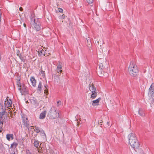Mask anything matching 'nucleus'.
Masks as SVG:
<instances>
[{"mask_svg": "<svg viewBox=\"0 0 154 154\" xmlns=\"http://www.w3.org/2000/svg\"><path fill=\"white\" fill-rule=\"evenodd\" d=\"M30 23L32 26L34 27L37 31H39L41 29V25L38 19H35L34 18L32 17L31 18Z\"/></svg>", "mask_w": 154, "mask_h": 154, "instance_id": "nucleus-3", "label": "nucleus"}, {"mask_svg": "<svg viewBox=\"0 0 154 154\" xmlns=\"http://www.w3.org/2000/svg\"><path fill=\"white\" fill-rule=\"evenodd\" d=\"M49 115L51 119H55L59 117V113L55 107H52L50 110Z\"/></svg>", "mask_w": 154, "mask_h": 154, "instance_id": "nucleus-4", "label": "nucleus"}, {"mask_svg": "<svg viewBox=\"0 0 154 154\" xmlns=\"http://www.w3.org/2000/svg\"><path fill=\"white\" fill-rule=\"evenodd\" d=\"M65 15L63 14L62 16L60 17V19H64L65 18Z\"/></svg>", "mask_w": 154, "mask_h": 154, "instance_id": "nucleus-27", "label": "nucleus"}, {"mask_svg": "<svg viewBox=\"0 0 154 154\" xmlns=\"http://www.w3.org/2000/svg\"><path fill=\"white\" fill-rule=\"evenodd\" d=\"M149 90L152 92H154V84L153 83H152L149 88Z\"/></svg>", "mask_w": 154, "mask_h": 154, "instance_id": "nucleus-20", "label": "nucleus"}, {"mask_svg": "<svg viewBox=\"0 0 154 154\" xmlns=\"http://www.w3.org/2000/svg\"><path fill=\"white\" fill-rule=\"evenodd\" d=\"M23 26H24L25 27H26V24L25 23H24L23 24Z\"/></svg>", "mask_w": 154, "mask_h": 154, "instance_id": "nucleus-35", "label": "nucleus"}, {"mask_svg": "<svg viewBox=\"0 0 154 154\" xmlns=\"http://www.w3.org/2000/svg\"><path fill=\"white\" fill-rule=\"evenodd\" d=\"M58 10L59 12L60 13L63 12V10L62 9L59 8L58 9Z\"/></svg>", "mask_w": 154, "mask_h": 154, "instance_id": "nucleus-28", "label": "nucleus"}, {"mask_svg": "<svg viewBox=\"0 0 154 154\" xmlns=\"http://www.w3.org/2000/svg\"><path fill=\"white\" fill-rule=\"evenodd\" d=\"M17 55L19 57L20 59L23 60V57L21 56V54L20 53V52L19 50H18L17 52Z\"/></svg>", "mask_w": 154, "mask_h": 154, "instance_id": "nucleus-21", "label": "nucleus"}, {"mask_svg": "<svg viewBox=\"0 0 154 154\" xmlns=\"http://www.w3.org/2000/svg\"><path fill=\"white\" fill-rule=\"evenodd\" d=\"M13 134H7L6 135V138L9 141L11 139L12 140L13 139Z\"/></svg>", "mask_w": 154, "mask_h": 154, "instance_id": "nucleus-17", "label": "nucleus"}, {"mask_svg": "<svg viewBox=\"0 0 154 154\" xmlns=\"http://www.w3.org/2000/svg\"><path fill=\"white\" fill-rule=\"evenodd\" d=\"M30 81L32 86L34 87L35 86L36 84V82L34 77H32L30 78Z\"/></svg>", "mask_w": 154, "mask_h": 154, "instance_id": "nucleus-13", "label": "nucleus"}, {"mask_svg": "<svg viewBox=\"0 0 154 154\" xmlns=\"http://www.w3.org/2000/svg\"><path fill=\"white\" fill-rule=\"evenodd\" d=\"M97 96V93L96 91H95V92H92V94L91 96V98L92 99L95 98Z\"/></svg>", "mask_w": 154, "mask_h": 154, "instance_id": "nucleus-18", "label": "nucleus"}, {"mask_svg": "<svg viewBox=\"0 0 154 154\" xmlns=\"http://www.w3.org/2000/svg\"><path fill=\"white\" fill-rule=\"evenodd\" d=\"M22 119L23 120V125L27 128L29 129V121L28 120L27 118L26 117V116H23L22 117Z\"/></svg>", "mask_w": 154, "mask_h": 154, "instance_id": "nucleus-7", "label": "nucleus"}, {"mask_svg": "<svg viewBox=\"0 0 154 154\" xmlns=\"http://www.w3.org/2000/svg\"><path fill=\"white\" fill-rule=\"evenodd\" d=\"M30 101L32 104L35 105L37 104V100L34 98H31L30 100Z\"/></svg>", "mask_w": 154, "mask_h": 154, "instance_id": "nucleus-16", "label": "nucleus"}, {"mask_svg": "<svg viewBox=\"0 0 154 154\" xmlns=\"http://www.w3.org/2000/svg\"><path fill=\"white\" fill-rule=\"evenodd\" d=\"M42 88V84L41 82H40L38 86L37 90L38 91H41Z\"/></svg>", "mask_w": 154, "mask_h": 154, "instance_id": "nucleus-19", "label": "nucleus"}, {"mask_svg": "<svg viewBox=\"0 0 154 154\" xmlns=\"http://www.w3.org/2000/svg\"><path fill=\"white\" fill-rule=\"evenodd\" d=\"M35 131L36 133H38L40 132V130L39 128L36 126H35Z\"/></svg>", "mask_w": 154, "mask_h": 154, "instance_id": "nucleus-23", "label": "nucleus"}, {"mask_svg": "<svg viewBox=\"0 0 154 154\" xmlns=\"http://www.w3.org/2000/svg\"><path fill=\"white\" fill-rule=\"evenodd\" d=\"M108 123H109V122H107V124H108Z\"/></svg>", "mask_w": 154, "mask_h": 154, "instance_id": "nucleus-38", "label": "nucleus"}, {"mask_svg": "<svg viewBox=\"0 0 154 154\" xmlns=\"http://www.w3.org/2000/svg\"><path fill=\"white\" fill-rule=\"evenodd\" d=\"M129 143L131 146L135 149L139 147V144L134 133H131L128 135Z\"/></svg>", "mask_w": 154, "mask_h": 154, "instance_id": "nucleus-1", "label": "nucleus"}, {"mask_svg": "<svg viewBox=\"0 0 154 154\" xmlns=\"http://www.w3.org/2000/svg\"><path fill=\"white\" fill-rule=\"evenodd\" d=\"M139 114L140 116H145V114L143 110L141 108L139 109Z\"/></svg>", "mask_w": 154, "mask_h": 154, "instance_id": "nucleus-15", "label": "nucleus"}, {"mask_svg": "<svg viewBox=\"0 0 154 154\" xmlns=\"http://www.w3.org/2000/svg\"><path fill=\"white\" fill-rule=\"evenodd\" d=\"M10 154H16L14 151H12L10 153Z\"/></svg>", "mask_w": 154, "mask_h": 154, "instance_id": "nucleus-33", "label": "nucleus"}, {"mask_svg": "<svg viewBox=\"0 0 154 154\" xmlns=\"http://www.w3.org/2000/svg\"><path fill=\"white\" fill-rule=\"evenodd\" d=\"M59 72H62V69H61L60 71H59Z\"/></svg>", "mask_w": 154, "mask_h": 154, "instance_id": "nucleus-36", "label": "nucleus"}, {"mask_svg": "<svg viewBox=\"0 0 154 154\" xmlns=\"http://www.w3.org/2000/svg\"><path fill=\"white\" fill-rule=\"evenodd\" d=\"M40 132L42 134H43L42 135H45V133L44 132L43 130H40Z\"/></svg>", "mask_w": 154, "mask_h": 154, "instance_id": "nucleus-29", "label": "nucleus"}, {"mask_svg": "<svg viewBox=\"0 0 154 154\" xmlns=\"http://www.w3.org/2000/svg\"><path fill=\"white\" fill-rule=\"evenodd\" d=\"M33 144L34 146L37 148L38 152L39 154H42L41 150H42V148L39 145V142L38 140H35Z\"/></svg>", "mask_w": 154, "mask_h": 154, "instance_id": "nucleus-6", "label": "nucleus"}, {"mask_svg": "<svg viewBox=\"0 0 154 154\" xmlns=\"http://www.w3.org/2000/svg\"><path fill=\"white\" fill-rule=\"evenodd\" d=\"M139 71L138 67L134 61H131L128 67V72L132 76L135 77Z\"/></svg>", "mask_w": 154, "mask_h": 154, "instance_id": "nucleus-2", "label": "nucleus"}, {"mask_svg": "<svg viewBox=\"0 0 154 154\" xmlns=\"http://www.w3.org/2000/svg\"><path fill=\"white\" fill-rule=\"evenodd\" d=\"M45 88L44 91V92L45 93H48V90L47 89L48 88V86L47 85H45Z\"/></svg>", "mask_w": 154, "mask_h": 154, "instance_id": "nucleus-24", "label": "nucleus"}, {"mask_svg": "<svg viewBox=\"0 0 154 154\" xmlns=\"http://www.w3.org/2000/svg\"><path fill=\"white\" fill-rule=\"evenodd\" d=\"M12 104V102L10 99L9 100L6 98V100L5 102V107L7 108L10 107Z\"/></svg>", "mask_w": 154, "mask_h": 154, "instance_id": "nucleus-8", "label": "nucleus"}, {"mask_svg": "<svg viewBox=\"0 0 154 154\" xmlns=\"http://www.w3.org/2000/svg\"><path fill=\"white\" fill-rule=\"evenodd\" d=\"M79 124H77V125L78 126L79 125Z\"/></svg>", "mask_w": 154, "mask_h": 154, "instance_id": "nucleus-37", "label": "nucleus"}, {"mask_svg": "<svg viewBox=\"0 0 154 154\" xmlns=\"http://www.w3.org/2000/svg\"><path fill=\"white\" fill-rule=\"evenodd\" d=\"M89 88L90 91H91V92H95V91H97L94 86L91 84H89Z\"/></svg>", "mask_w": 154, "mask_h": 154, "instance_id": "nucleus-10", "label": "nucleus"}, {"mask_svg": "<svg viewBox=\"0 0 154 154\" xmlns=\"http://www.w3.org/2000/svg\"><path fill=\"white\" fill-rule=\"evenodd\" d=\"M59 64L57 66V68L56 71L57 72L59 73V71L62 69V66L61 65V63L60 62H59Z\"/></svg>", "mask_w": 154, "mask_h": 154, "instance_id": "nucleus-14", "label": "nucleus"}, {"mask_svg": "<svg viewBox=\"0 0 154 154\" xmlns=\"http://www.w3.org/2000/svg\"><path fill=\"white\" fill-rule=\"evenodd\" d=\"M38 55L39 56H45L44 51L43 49H39L38 51Z\"/></svg>", "mask_w": 154, "mask_h": 154, "instance_id": "nucleus-11", "label": "nucleus"}, {"mask_svg": "<svg viewBox=\"0 0 154 154\" xmlns=\"http://www.w3.org/2000/svg\"><path fill=\"white\" fill-rule=\"evenodd\" d=\"M99 67L100 68H101V69H103V63H100L99 64Z\"/></svg>", "mask_w": 154, "mask_h": 154, "instance_id": "nucleus-30", "label": "nucleus"}, {"mask_svg": "<svg viewBox=\"0 0 154 154\" xmlns=\"http://www.w3.org/2000/svg\"><path fill=\"white\" fill-rule=\"evenodd\" d=\"M41 74L42 75L43 77L45 76V72L44 71H43L42 69H41Z\"/></svg>", "mask_w": 154, "mask_h": 154, "instance_id": "nucleus-25", "label": "nucleus"}, {"mask_svg": "<svg viewBox=\"0 0 154 154\" xmlns=\"http://www.w3.org/2000/svg\"><path fill=\"white\" fill-rule=\"evenodd\" d=\"M26 152V154H31L29 151L28 150H27Z\"/></svg>", "mask_w": 154, "mask_h": 154, "instance_id": "nucleus-31", "label": "nucleus"}, {"mask_svg": "<svg viewBox=\"0 0 154 154\" xmlns=\"http://www.w3.org/2000/svg\"><path fill=\"white\" fill-rule=\"evenodd\" d=\"M46 113V110L44 111L43 112L40 114L39 116V118L41 119H44L45 117V115Z\"/></svg>", "mask_w": 154, "mask_h": 154, "instance_id": "nucleus-12", "label": "nucleus"}, {"mask_svg": "<svg viewBox=\"0 0 154 154\" xmlns=\"http://www.w3.org/2000/svg\"><path fill=\"white\" fill-rule=\"evenodd\" d=\"M18 81L17 82V85L18 87V89L20 91V92L21 93L22 95H26L28 93V88L25 85H23L22 87L21 85H19Z\"/></svg>", "mask_w": 154, "mask_h": 154, "instance_id": "nucleus-5", "label": "nucleus"}, {"mask_svg": "<svg viewBox=\"0 0 154 154\" xmlns=\"http://www.w3.org/2000/svg\"><path fill=\"white\" fill-rule=\"evenodd\" d=\"M57 103L58 104H60L61 103V102L60 101H58Z\"/></svg>", "mask_w": 154, "mask_h": 154, "instance_id": "nucleus-34", "label": "nucleus"}, {"mask_svg": "<svg viewBox=\"0 0 154 154\" xmlns=\"http://www.w3.org/2000/svg\"><path fill=\"white\" fill-rule=\"evenodd\" d=\"M19 10L20 11H22L23 10V9L22 7H20L19 8Z\"/></svg>", "mask_w": 154, "mask_h": 154, "instance_id": "nucleus-32", "label": "nucleus"}, {"mask_svg": "<svg viewBox=\"0 0 154 154\" xmlns=\"http://www.w3.org/2000/svg\"><path fill=\"white\" fill-rule=\"evenodd\" d=\"M17 145V144L16 143H12L10 146V148H16V146Z\"/></svg>", "mask_w": 154, "mask_h": 154, "instance_id": "nucleus-22", "label": "nucleus"}, {"mask_svg": "<svg viewBox=\"0 0 154 154\" xmlns=\"http://www.w3.org/2000/svg\"><path fill=\"white\" fill-rule=\"evenodd\" d=\"M100 100L101 98H99L95 100H93L92 103V105L94 106H98Z\"/></svg>", "mask_w": 154, "mask_h": 154, "instance_id": "nucleus-9", "label": "nucleus"}, {"mask_svg": "<svg viewBox=\"0 0 154 154\" xmlns=\"http://www.w3.org/2000/svg\"><path fill=\"white\" fill-rule=\"evenodd\" d=\"M88 4H91L93 3V0H86Z\"/></svg>", "mask_w": 154, "mask_h": 154, "instance_id": "nucleus-26", "label": "nucleus"}]
</instances>
